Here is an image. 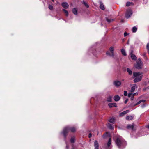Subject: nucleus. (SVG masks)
<instances>
[{
	"mask_svg": "<svg viewBox=\"0 0 149 149\" xmlns=\"http://www.w3.org/2000/svg\"><path fill=\"white\" fill-rule=\"evenodd\" d=\"M109 107H117V106L116 103H109L108 104Z\"/></svg>",
	"mask_w": 149,
	"mask_h": 149,
	"instance_id": "f8f14e48",
	"label": "nucleus"
},
{
	"mask_svg": "<svg viewBox=\"0 0 149 149\" xmlns=\"http://www.w3.org/2000/svg\"><path fill=\"white\" fill-rule=\"evenodd\" d=\"M127 128H131L132 129H133L134 128V125H128L127 127Z\"/></svg>",
	"mask_w": 149,
	"mask_h": 149,
	"instance_id": "bb28decb",
	"label": "nucleus"
},
{
	"mask_svg": "<svg viewBox=\"0 0 149 149\" xmlns=\"http://www.w3.org/2000/svg\"><path fill=\"white\" fill-rule=\"evenodd\" d=\"M131 58L132 60H136L137 59V57L136 56L133 54H131Z\"/></svg>",
	"mask_w": 149,
	"mask_h": 149,
	"instance_id": "6ab92c4d",
	"label": "nucleus"
},
{
	"mask_svg": "<svg viewBox=\"0 0 149 149\" xmlns=\"http://www.w3.org/2000/svg\"><path fill=\"white\" fill-rule=\"evenodd\" d=\"M140 100L141 102H145V100Z\"/></svg>",
	"mask_w": 149,
	"mask_h": 149,
	"instance_id": "58836bf2",
	"label": "nucleus"
},
{
	"mask_svg": "<svg viewBox=\"0 0 149 149\" xmlns=\"http://www.w3.org/2000/svg\"><path fill=\"white\" fill-rule=\"evenodd\" d=\"M132 95V94L131 93H129L128 94V96L129 97H131V96Z\"/></svg>",
	"mask_w": 149,
	"mask_h": 149,
	"instance_id": "c9c22d12",
	"label": "nucleus"
},
{
	"mask_svg": "<svg viewBox=\"0 0 149 149\" xmlns=\"http://www.w3.org/2000/svg\"><path fill=\"white\" fill-rule=\"evenodd\" d=\"M137 30V28L136 27L134 26L132 28V31L133 32H136V31Z\"/></svg>",
	"mask_w": 149,
	"mask_h": 149,
	"instance_id": "393cba45",
	"label": "nucleus"
},
{
	"mask_svg": "<svg viewBox=\"0 0 149 149\" xmlns=\"http://www.w3.org/2000/svg\"><path fill=\"white\" fill-rule=\"evenodd\" d=\"M63 10L64 12L65 13V14L66 16V17L68 16V12L67 10H66L64 9H63Z\"/></svg>",
	"mask_w": 149,
	"mask_h": 149,
	"instance_id": "a878e982",
	"label": "nucleus"
},
{
	"mask_svg": "<svg viewBox=\"0 0 149 149\" xmlns=\"http://www.w3.org/2000/svg\"><path fill=\"white\" fill-rule=\"evenodd\" d=\"M127 71L128 73L130 75H131L132 74V70L129 68H127Z\"/></svg>",
	"mask_w": 149,
	"mask_h": 149,
	"instance_id": "4be33fe9",
	"label": "nucleus"
},
{
	"mask_svg": "<svg viewBox=\"0 0 149 149\" xmlns=\"http://www.w3.org/2000/svg\"><path fill=\"white\" fill-rule=\"evenodd\" d=\"M134 5V3L132 2H127L126 4V6H132Z\"/></svg>",
	"mask_w": 149,
	"mask_h": 149,
	"instance_id": "5701e85b",
	"label": "nucleus"
},
{
	"mask_svg": "<svg viewBox=\"0 0 149 149\" xmlns=\"http://www.w3.org/2000/svg\"><path fill=\"white\" fill-rule=\"evenodd\" d=\"M116 144L119 148L125 147L126 145V142L120 136H118L115 140Z\"/></svg>",
	"mask_w": 149,
	"mask_h": 149,
	"instance_id": "f257e3e1",
	"label": "nucleus"
},
{
	"mask_svg": "<svg viewBox=\"0 0 149 149\" xmlns=\"http://www.w3.org/2000/svg\"><path fill=\"white\" fill-rule=\"evenodd\" d=\"M100 8L102 10H104L105 9L103 4L101 3H100Z\"/></svg>",
	"mask_w": 149,
	"mask_h": 149,
	"instance_id": "b1692460",
	"label": "nucleus"
},
{
	"mask_svg": "<svg viewBox=\"0 0 149 149\" xmlns=\"http://www.w3.org/2000/svg\"><path fill=\"white\" fill-rule=\"evenodd\" d=\"M146 48L148 51V53H149V43H148L146 45Z\"/></svg>",
	"mask_w": 149,
	"mask_h": 149,
	"instance_id": "c756f323",
	"label": "nucleus"
},
{
	"mask_svg": "<svg viewBox=\"0 0 149 149\" xmlns=\"http://www.w3.org/2000/svg\"><path fill=\"white\" fill-rule=\"evenodd\" d=\"M72 149H74V148H72Z\"/></svg>",
	"mask_w": 149,
	"mask_h": 149,
	"instance_id": "49530a36",
	"label": "nucleus"
},
{
	"mask_svg": "<svg viewBox=\"0 0 149 149\" xmlns=\"http://www.w3.org/2000/svg\"><path fill=\"white\" fill-rule=\"evenodd\" d=\"M144 105H143V106H142V107L143 108L144 107Z\"/></svg>",
	"mask_w": 149,
	"mask_h": 149,
	"instance_id": "c03bdc74",
	"label": "nucleus"
},
{
	"mask_svg": "<svg viewBox=\"0 0 149 149\" xmlns=\"http://www.w3.org/2000/svg\"><path fill=\"white\" fill-rule=\"evenodd\" d=\"M141 103V102L140 101V100H139V101L137 102V103L136 104H135V106L136 105H138V104H140V103Z\"/></svg>",
	"mask_w": 149,
	"mask_h": 149,
	"instance_id": "e433bc0d",
	"label": "nucleus"
},
{
	"mask_svg": "<svg viewBox=\"0 0 149 149\" xmlns=\"http://www.w3.org/2000/svg\"><path fill=\"white\" fill-rule=\"evenodd\" d=\"M53 2H54V0H51Z\"/></svg>",
	"mask_w": 149,
	"mask_h": 149,
	"instance_id": "a18cd8bd",
	"label": "nucleus"
},
{
	"mask_svg": "<svg viewBox=\"0 0 149 149\" xmlns=\"http://www.w3.org/2000/svg\"><path fill=\"white\" fill-rule=\"evenodd\" d=\"M121 52L122 54L123 55H124V56H126L127 54H126V52H125V50H124V49H122L121 50Z\"/></svg>",
	"mask_w": 149,
	"mask_h": 149,
	"instance_id": "aec40b11",
	"label": "nucleus"
},
{
	"mask_svg": "<svg viewBox=\"0 0 149 149\" xmlns=\"http://www.w3.org/2000/svg\"><path fill=\"white\" fill-rule=\"evenodd\" d=\"M107 127L111 130H113L114 128V125H113L111 124L110 123H108L107 124Z\"/></svg>",
	"mask_w": 149,
	"mask_h": 149,
	"instance_id": "9b49d317",
	"label": "nucleus"
},
{
	"mask_svg": "<svg viewBox=\"0 0 149 149\" xmlns=\"http://www.w3.org/2000/svg\"><path fill=\"white\" fill-rule=\"evenodd\" d=\"M132 14V12L131 9H128L126 10L125 16L126 18H129Z\"/></svg>",
	"mask_w": 149,
	"mask_h": 149,
	"instance_id": "39448f33",
	"label": "nucleus"
},
{
	"mask_svg": "<svg viewBox=\"0 0 149 149\" xmlns=\"http://www.w3.org/2000/svg\"><path fill=\"white\" fill-rule=\"evenodd\" d=\"M137 86L136 84H133L131 88V89L130 91V92L131 93L133 92L135 90V89L137 88Z\"/></svg>",
	"mask_w": 149,
	"mask_h": 149,
	"instance_id": "1a4fd4ad",
	"label": "nucleus"
},
{
	"mask_svg": "<svg viewBox=\"0 0 149 149\" xmlns=\"http://www.w3.org/2000/svg\"><path fill=\"white\" fill-rule=\"evenodd\" d=\"M69 130L72 132H74L76 131L75 128L74 127H70L69 126L65 127L63 129V131L60 133V134H63L65 138H66L68 133Z\"/></svg>",
	"mask_w": 149,
	"mask_h": 149,
	"instance_id": "f03ea898",
	"label": "nucleus"
},
{
	"mask_svg": "<svg viewBox=\"0 0 149 149\" xmlns=\"http://www.w3.org/2000/svg\"><path fill=\"white\" fill-rule=\"evenodd\" d=\"M128 101V100L127 99L124 102L125 104H126L127 103V102Z\"/></svg>",
	"mask_w": 149,
	"mask_h": 149,
	"instance_id": "a19ab883",
	"label": "nucleus"
},
{
	"mask_svg": "<svg viewBox=\"0 0 149 149\" xmlns=\"http://www.w3.org/2000/svg\"><path fill=\"white\" fill-rule=\"evenodd\" d=\"M112 97L111 96H109L107 99V101L109 102H111V101Z\"/></svg>",
	"mask_w": 149,
	"mask_h": 149,
	"instance_id": "c85d7f7f",
	"label": "nucleus"
},
{
	"mask_svg": "<svg viewBox=\"0 0 149 149\" xmlns=\"http://www.w3.org/2000/svg\"><path fill=\"white\" fill-rule=\"evenodd\" d=\"M134 97V96H133V95H132V96L131 97V100H133V98H134V97Z\"/></svg>",
	"mask_w": 149,
	"mask_h": 149,
	"instance_id": "37998d69",
	"label": "nucleus"
},
{
	"mask_svg": "<svg viewBox=\"0 0 149 149\" xmlns=\"http://www.w3.org/2000/svg\"><path fill=\"white\" fill-rule=\"evenodd\" d=\"M75 141V138L74 137H72L70 139L71 143H73Z\"/></svg>",
	"mask_w": 149,
	"mask_h": 149,
	"instance_id": "cd10ccee",
	"label": "nucleus"
},
{
	"mask_svg": "<svg viewBox=\"0 0 149 149\" xmlns=\"http://www.w3.org/2000/svg\"><path fill=\"white\" fill-rule=\"evenodd\" d=\"M110 51H108L106 52V54L110 57L114 56V48L113 47H111L109 48Z\"/></svg>",
	"mask_w": 149,
	"mask_h": 149,
	"instance_id": "20e7f679",
	"label": "nucleus"
},
{
	"mask_svg": "<svg viewBox=\"0 0 149 149\" xmlns=\"http://www.w3.org/2000/svg\"><path fill=\"white\" fill-rule=\"evenodd\" d=\"M109 121L110 123L114 124L115 122V118H110L109 119Z\"/></svg>",
	"mask_w": 149,
	"mask_h": 149,
	"instance_id": "f3484780",
	"label": "nucleus"
},
{
	"mask_svg": "<svg viewBox=\"0 0 149 149\" xmlns=\"http://www.w3.org/2000/svg\"><path fill=\"white\" fill-rule=\"evenodd\" d=\"M62 6L65 9L67 8L69 6L68 4L66 2H63L62 3Z\"/></svg>",
	"mask_w": 149,
	"mask_h": 149,
	"instance_id": "9d476101",
	"label": "nucleus"
},
{
	"mask_svg": "<svg viewBox=\"0 0 149 149\" xmlns=\"http://www.w3.org/2000/svg\"><path fill=\"white\" fill-rule=\"evenodd\" d=\"M129 34L128 33H127L126 32H125L124 33V35L125 37L126 36Z\"/></svg>",
	"mask_w": 149,
	"mask_h": 149,
	"instance_id": "f704fd0d",
	"label": "nucleus"
},
{
	"mask_svg": "<svg viewBox=\"0 0 149 149\" xmlns=\"http://www.w3.org/2000/svg\"><path fill=\"white\" fill-rule=\"evenodd\" d=\"M95 149H98L99 145L97 141H95L94 142Z\"/></svg>",
	"mask_w": 149,
	"mask_h": 149,
	"instance_id": "4468645a",
	"label": "nucleus"
},
{
	"mask_svg": "<svg viewBox=\"0 0 149 149\" xmlns=\"http://www.w3.org/2000/svg\"><path fill=\"white\" fill-rule=\"evenodd\" d=\"M142 63L141 60L139 59L137 61V63L134 65L135 67L138 69H140L141 68Z\"/></svg>",
	"mask_w": 149,
	"mask_h": 149,
	"instance_id": "423d86ee",
	"label": "nucleus"
},
{
	"mask_svg": "<svg viewBox=\"0 0 149 149\" xmlns=\"http://www.w3.org/2000/svg\"><path fill=\"white\" fill-rule=\"evenodd\" d=\"M129 112V110H127L123 112L120 113V114H119V116L120 117H123L125 114L128 113Z\"/></svg>",
	"mask_w": 149,
	"mask_h": 149,
	"instance_id": "6e6552de",
	"label": "nucleus"
},
{
	"mask_svg": "<svg viewBox=\"0 0 149 149\" xmlns=\"http://www.w3.org/2000/svg\"><path fill=\"white\" fill-rule=\"evenodd\" d=\"M72 12L75 15H77V10L76 8H74L72 9Z\"/></svg>",
	"mask_w": 149,
	"mask_h": 149,
	"instance_id": "a211bd4d",
	"label": "nucleus"
},
{
	"mask_svg": "<svg viewBox=\"0 0 149 149\" xmlns=\"http://www.w3.org/2000/svg\"><path fill=\"white\" fill-rule=\"evenodd\" d=\"M142 73L141 72H134L133 76L135 78L134 80V83L138 82L141 80L142 78Z\"/></svg>",
	"mask_w": 149,
	"mask_h": 149,
	"instance_id": "7ed1b4c3",
	"label": "nucleus"
},
{
	"mask_svg": "<svg viewBox=\"0 0 149 149\" xmlns=\"http://www.w3.org/2000/svg\"><path fill=\"white\" fill-rule=\"evenodd\" d=\"M111 143V138H109L108 140V141L107 143V146L108 148L110 147Z\"/></svg>",
	"mask_w": 149,
	"mask_h": 149,
	"instance_id": "dca6fc26",
	"label": "nucleus"
},
{
	"mask_svg": "<svg viewBox=\"0 0 149 149\" xmlns=\"http://www.w3.org/2000/svg\"><path fill=\"white\" fill-rule=\"evenodd\" d=\"M114 85L116 87H118L121 85V82L120 81L118 80H115L113 82Z\"/></svg>",
	"mask_w": 149,
	"mask_h": 149,
	"instance_id": "0eeeda50",
	"label": "nucleus"
},
{
	"mask_svg": "<svg viewBox=\"0 0 149 149\" xmlns=\"http://www.w3.org/2000/svg\"><path fill=\"white\" fill-rule=\"evenodd\" d=\"M49 8L50 10H52L53 9V7L52 6L49 5Z\"/></svg>",
	"mask_w": 149,
	"mask_h": 149,
	"instance_id": "7c9ffc66",
	"label": "nucleus"
},
{
	"mask_svg": "<svg viewBox=\"0 0 149 149\" xmlns=\"http://www.w3.org/2000/svg\"><path fill=\"white\" fill-rule=\"evenodd\" d=\"M84 4L85 5V6L87 8H88L89 7V6L88 4L85 2H84Z\"/></svg>",
	"mask_w": 149,
	"mask_h": 149,
	"instance_id": "473e14b6",
	"label": "nucleus"
},
{
	"mask_svg": "<svg viewBox=\"0 0 149 149\" xmlns=\"http://www.w3.org/2000/svg\"><path fill=\"white\" fill-rule=\"evenodd\" d=\"M120 99V97L118 95H116L114 97V100L116 101H118Z\"/></svg>",
	"mask_w": 149,
	"mask_h": 149,
	"instance_id": "ddd939ff",
	"label": "nucleus"
},
{
	"mask_svg": "<svg viewBox=\"0 0 149 149\" xmlns=\"http://www.w3.org/2000/svg\"><path fill=\"white\" fill-rule=\"evenodd\" d=\"M148 2V0H143V4H147Z\"/></svg>",
	"mask_w": 149,
	"mask_h": 149,
	"instance_id": "2f4dec72",
	"label": "nucleus"
},
{
	"mask_svg": "<svg viewBox=\"0 0 149 149\" xmlns=\"http://www.w3.org/2000/svg\"><path fill=\"white\" fill-rule=\"evenodd\" d=\"M88 136L89 138H91V137H92V134H91V133H90L89 134Z\"/></svg>",
	"mask_w": 149,
	"mask_h": 149,
	"instance_id": "ea45409f",
	"label": "nucleus"
},
{
	"mask_svg": "<svg viewBox=\"0 0 149 149\" xmlns=\"http://www.w3.org/2000/svg\"><path fill=\"white\" fill-rule=\"evenodd\" d=\"M138 93H136L133 94H132V95L133 96H135V95H138Z\"/></svg>",
	"mask_w": 149,
	"mask_h": 149,
	"instance_id": "4c0bfd02",
	"label": "nucleus"
},
{
	"mask_svg": "<svg viewBox=\"0 0 149 149\" xmlns=\"http://www.w3.org/2000/svg\"><path fill=\"white\" fill-rule=\"evenodd\" d=\"M106 19L107 22L109 23H110L111 22H113L114 21V19H109L107 17L106 18Z\"/></svg>",
	"mask_w": 149,
	"mask_h": 149,
	"instance_id": "412c9836",
	"label": "nucleus"
},
{
	"mask_svg": "<svg viewBox=\"0 0 149 149\" xmlns=\"http://www.w3.org/2000/svg\"><path fill=\"white\" fill-rule=\"evenodd\" d=\"M133 116H128L126 117V119L127 120H131L133 119Z\"/></svg>",
	"mask_w": 149,
	"mask_h": 149,
	"instance_id": "2eb2a0df",
	"label": "nucleus"
},
{
	"mask_svg": "<svg viewBox=\"0 0 149 149\" xmlns=\"http://www.w3.org/2000/svg\"><path fill=\"white\" fill-rule=\"evenodd\" d=\"M127 95V93L126 91H124V95L125 96H126Z\"/></svg>",
	"mask_w": 149,
	"mask_h": 149,
	"instance_id": "72a5a7b5",
	"label": "nucleus"
},
{
	"mask_svg": "<svg viewBox=\"0 0 149 149\" xmlns=\"http://www.w3.org/2000/svg\"><path fill=\"white\" fill-rule=\"evenodd\" d=\"M66 149H68L69 148V147L68 146L67 143H66Z\"/></svg>",
	"mask_w": 149,
	"mask_h": 149,
	"instance_id": "79ce46f5",
	"label": "nucleus"
}]
</instances>
